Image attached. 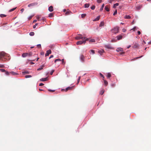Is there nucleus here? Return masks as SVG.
Listing matches in <instances>:
<instances>
[{"label": "nucleus", "instance_id": "29", "mask_svg": "<svg viewBox=\"0 0 151 151\" xmlns=\"http://www.w3.org/2000/svg\"><path fill=\"white\" fill-rule=\"evenodd\" d=\"M57 61H59L60 62L61 61V60L59 58H58V59H56L55 60V63H56V62H57Z\"/></svg>", "mask_w": 151, "mask_h": 151}, {"label": "nucleus", "instance_id": "33", "mask_svg": "<svg viewBox=\"0 0 151 151\" xmlns=\"http://www.w3.org/2000/svg\"><path fill=\"white\" fill-rule=\"evenodd\" d=\"M142 57H143V56L142 55V56H140L139 57H136V58H134L133 59V60H136L137 59H139V58H141Z\"/></svg>", "mask_w": 151, "mask_h": 151}, {"label": "nucleus", "instance_id": "55", "mask_svg": "<svg viewBox=\"0 0 151 151\" xmlns=\"http://www.w3.org/2000/svg\"><path fill=\"white\" fill-rule=\"evenodd\" d=\"M91 52L93 54H94L95 53V51L94 50H91Z\"/></svg>", "mask_w": 151, "mask_h": 151}, {"label": "nucleus", "instance_id": "49", "mask_svg": "<svg viewBox=\"0 0 151 151\" xmlns=\"http://www.w3.org/2000/svg\"><path fill=\"white\" fill-rule=\"evenodd\" d=\"M117 10L116 9L115 11L114 12V13L113 14V15H115L116 14H117Z\"/></svg>", "mask_w": 151, "mask_h": 151}, {"label": "nucleus", "instance_id": "37", "mask_svg": "<svg viewBox=\"0 0 151 151\" xmlns=\"http://www.w3.org/2000/svg\"><path fill=\"white\" fill-rule=\"evenodd\" d=\"M99 75L100 76L103 78V80H104V76L101 73H100Z\"/></svg>", "mask_w": 151, "mask_h": 151}, {"label": "nucleus", "instance_id": "18", "mask_svg": "<svg viewBox=\"0 0 151 151\" xmlns=\"http://www.w3.org/2000/svg\"><path fill=\"white\" fill-rule=\"evenodd\" d=\"M122 35H119L117 36V38L118 40H119L122 39Z\"/></svg>", "mask_w": 151, "mask_h": 151}, {"label": "nucleus", "instance_id": "4", "mask_svg": "<svg viewBox=\"0 0 151 151\" xmlns=\"http://www.w3.org/2000/svg\"><path fill=\"white\" fill-rule=\"evenodd\" d=\"M142 7V6L141 5H139L137 6H135V10L136 11L139 10Z\"/></svg>", "mask_w": 151, "mask_h": 151}, {"label": "nucleus", "instance_id": "63", "mask_svg": "<svg viewBox=\"0 0 151 151\" xmlns=\"http://www.w3.org/2000/svg\"><path fill=\"white\" fill-rule=\"evenodd\" d=\"M53 55H51L50 57H49V58L50 59L51 58H53Z\"/></svg>", "mask_w": 151, "mask_h": 151}, {"label": "nucleus", "instance_id": "10", "mask_svg": "<svg viewBox=\"0 0 151 151\" xmlns=\"http://www.w3.org/2000/svg\"><path fill=\"white\" fill-rule=\"evenodd\" d=\"M139 47V45L137 43H135L134 45L132 47L134 48H137Z\"/></svg>", "mask_w": 151, "mask_h": 151}, {"label": "nucleus", "instance_id": "2", "mask_svg": "<svg viewBox=\"0 0 151 151\" xmlns=\"http://www.w3.org/2000/svg\"><path fill=\"white\" fill-rule=\"evenodd\" d=\"M82 40H83V41L80 40L77 42L76 43L77 45H81L83 43L84 44L86 41H88L89 40V39L88 38H86L85 37H84L83 39Z\"/></svg>", "mask_w": 151, "mask_h": 151}, {"label": "nucleus", "instance_id": "19", "mask_svg": "<svg viewBox=\"0 0 151 151\" xmlns=\"http://www.w3.org/2000/svg\"><path fill=\"white\" fill-rule=\"evenodd\" d=\"M104 25V22H101L100 25H99V27H102V26H103Z\"/></svg>", "mask_w": 151, "mask_h": 151}, {"label": "nucleus", "instance_id": "25", "mask_svg": "<svg viewBox=\"0 0 151 151\" xmlns=\"http://www.w3.org/2000/svg\"><path fill=\"white\" fill-rule=\"evenodd\" d=\"M104 92V89L102 90L100 92V94L101 95H102L103 94Z\"/></svg>", "mask_w": 151, "mask_h": 151}, {"label": "nucleus", "instance_id": "24", "mask_svg": "<svg viewBox=\"0 0 151 151\" xmlns=\"http://www.w3.org/2000/svg\"><path fill=\"white\" fill-rule=\"evenodd\" d=\"M47 78H42L40 79V81H46L47 80Z\"/></svg>", "mask_w": 151, "mask_h": 151}, {"label": "nucleus", "instance_id": "1", "mask_svg": "<svg viewBox=\"0 0 151 151\" xmlns=\"http://www.w3.org/2000/svg\"><path fill=\"white\" fill-rule=\"evenodd\" d=\"M9 55L6 53L2 51L0 52V60L2 61H4L7 60V57H9Z\"/></svg>", "mask_w": 151, "mask_h": 151}, {"label": "nucleus", "instance_id": "13", "mask_svg": "<svg viewBox=\"0 0 151 151\" xmlns=\"http://www.w3.org/2000/svg\"><path fill=\"white\" fill-rule=\"evenodd\" d=\"M28 55V53H24L22 55V56L23 58H25Z\"/></svg>", "mask_w": 151, "mask_h": 151}, {"label": "nucleus", "instance_id": "36", "mask_svg": "<svg viewBox=\"0 0 151 151\" xmlns=\"http://www.w3.org/2000/svg\"><path fill=\"white\" fill-rule=\"evenodd\" d=\"M53 16V13H50L49 15V17H52Z\"/></svg>", "mask_w": 151, "mask_h": 151}, {"label": "nucleus", "instance_id": "30", "mask_svg": "<svg viewBox=\"0 0 151 151\" xmlns=\"http://www.w3.org/2000/svg\"><path fill=\"white\" fill-rule=\"evenodd\" d=\"M17 8V7H15V8H13V9H10V10H9V12H12L13 11H14V10Z\"/></svg>", "mask_w": 151, "mask_h": 151}, {"label": "nucleus", "instance_id": "59", "mask_svg": "<svg viewBox=\"0 0 151 151\" xmlns=\"http://www.w3.org/2000/svg\"><path fill=\"white\" fill-rule=\"evenodd\" d=\"M24 9L22 8L21 9L20 11H21L22 12V13L24 11Z\"/></svg>", "mask_w": 151, "mask_h": 151}, {"label": "nucleus", "instance_id": "16", "mask_svg": "<svg viewBox=\"0 0 151 151\" xmlns=\"http://www.w3.org/2000/svg\"><path fill=\"white\" fill-rule=\"evenodd\" d=\"M104 51L103 50H101L98 51L99 53L101 55L102 53H104Z\"/></svg>", "mask_w": 151, "mask_h": 151}, {"label": "nucleus", "instance_id": "31", "mask_svg": "<svg viewBox=\"0 0 151 151\" xmlns=\"http://www.w3.org/2000/svg\"><path fill=\"white\" fill-rule=\"evenodd\" d=\"M89 6V4H86L84 5V7L85 8H88Z\"/></svg>", "mask_w": 151, "mask_h": 151}, {"label": "nucleus", "instance_id": "21", "mask_svg": "<svg viewBox=\"0 0 151 151\" xmlns=\"http://www.w3.org/2000/svg\"><path fill=\"white\" fill-rule=\"evenodd\" d=\"M124 18L125 19H129L131 18V17L129 15H126L124 17Z\"/></svg>", "mask_w": 151, "mask_h": 151}, {"label": "nucleus", "instance_id": "6", "mask_svg": "<svg viewBox=\"0 0 151 151\" xmlns=\"http://www.w3.org/2000/svg\"><path fill=\"white\" fill-rule=\"evenodd\" d=\"M37 4V2L33 3H31L29 4L28 5V7H30L31 6H35Z\"/></svg>", "mask_w": 151, "mask_h": 151}, {"label": "nucleus", "instance_id": "26", "mask_svg": "<svg viewBox=\"0 0 151 151\" xmlns=\"http://www.w3.org/2000/svg\"><path fill=\"white\" fill-rule=\"evenodd\" d=\"M10 73L11 74H12V75H16L17 74V73L14 72H10Z\"/></svg>", "mask_w": 151, "mask_h": 151}, {"label": "nucleus", "instance_id": "56", "mask_svg": "<svg viewBox=\"0 0 151 151\" xmlns=\"http://www.w3.org/2000/svg\"><path fill=\"white\" fill-rule=\"evenodd\" d=\"M28 55H29V56H30L32 55V54L31 52H29L28 53Z\"/></svg>", "mask_w": 151, "mask_h": 151}, {"label": "nucleus", "instance_id": "46", "mask_svg": "<svg viewBox=\"0 0 151 151\" xmlns=\"http://www.w3.org/2000/svg\"><path fill=\"white\" fill-rule=\"evenodd\" d=\"M95 6L94 5H93L91 7V9L92 10H94L95 9Z\"/></svg>", "mask_w": 151, "mask_h": 151}, {"label": "nucleus", "instance_id": "51", "mask_svg": "<svg viewBox=\"0 0 151 151\" xmlns=\"http://www.w3.org/2000/svg\"><path fill=\"white\" fill-rule=\"evenodd\" d=\"M4 66L3 64H0V68H4Z\"/></svg>", "mask_w": 151, "mask_h": 151}, {"label": "nucleus", "instance_id": "28", "mask_svg": "<svg viewBox=\"0 0 151 151\" xmlns=\"http://www.w3.org/2000/svg\"><path fill=\"white\" fill-rule=\"evenodd\" d=\"M119 5V4L118 3H116L115 4H114V6H113V7L114 8H115L116 7V6H118Z\"/></svg>", "mask_w": 151, "mask_h": 151}, {"label": "nucleus", "instance_id": "14", "mask_svg": "<svg viewBox=\"0 0 151 151\" xmlns=\"http://www.w3.org/2000/svg\"><path fill=\"white\" fill-rule=\"evenodd\" d=\"M105 47L108 49H112V47L109 45H106L105 46Z\"/></svg>", "mask_w": 151, "mask_h": 151}, {"label": "nucleus", "instance_id": "48", "mask_svg": "<svg viewBox=\"0 0 151 151\" xmlns=\"http://www.w3.org/2000/svg\"><path fill=\"white\" fill-rule=\"evenodd\" d=\"M114 0H108V2L110 3H111L112 2L114 1Z\"/></svg>", "mask_w": 151, "mask_h": 151}, {"label": "nucleus", "instance_id": "39", "mask_svg": "<svg viewBox=\"0 0 151 151\" xmlns=\"http://www.w3.org/2000/svg\"><path fill=\"white\" fill-rule=\"evenodd\" d=\"M89 42H95V40L93 39H91L89 40Z\"/></svg>", "mask_w": 151, "mask_h": 151}, {"label": "nucleus", "instance_id": "52", "mask_svg": "<svg viewBox=\"0 0 151 151\" xmlns=\"http://www.w3.org/2000/svg\"><path fill=\"white\" fill-rule=\"evenodd\" d=\"M61 61H62V64H65V63L64 62V59H62L61 60Z\"/></svg>", "mask_w": 151, "mask_h": 151}, {"label": "nucleus", "instance_id": "22", "mask_svg": "<svg viewBox=\"0 0 151 151\" xmlns=\"http://www.w3.org/2000/svg\"><path fill=\"white\" fill-rule=\"evenodd\" d=\"M105 9L107 12H109V8L107 6H105Z\"/></svg>", "mask_w": 151, "mask_h": 151}, {"label": "nucleus", "instance_id": "38", "mask_svg": "<svg viewBox=\"0 0 151 151\" xmlns=\"http://www.w3.org/2000/svg\"><path fill=\"white\" fill-rule=\"evenodd\" d=\"M45 19H46L45 17H43L41 19H40V21H44L45 20Z\"/></svg>", "mask_w": 151, "mask_h": 151}, {"label": "nucleus", "instance_id": "23", "mask_svg": "<svg viewBox=\"0 0 151 151\" xmlns=\"http://www.w3.org/2000/svg\"><path fill=\"white\" fill-rule=\"evenodd\" d=\"M103 81H104V83L105 85L106 86H107L108 84V82L106 80H105L104 79Z\"/></svg>", "mask_w": 151, "mask_h": 151}, {"label": "nucleus", "instance_id": "45", "mask_svg": "<svg viewBox=\"0 0 151 151\" xmlns=\"http://www.w3.org/2000/svg\"><path fill=\"white\" fill-rule=\"evenodd\" d=\"M111 86L112 87H114L115 86V84L114 83H111Z\"/></svg>", "mask_w": 151, "mask_h": 151}, {"label": "nucleus", "instance_id": "62", "mask_svg": "<svg viewBox=\"0 0 151 151\" xmlns=\"http://www.w3.org/2000/svg\"><path fill=\"white\" fill-rule=\"evenodd\" d=\"M126 30L124 29H122V31L123 32H126Z\"/></svg>", "mask_w": 151, "mask_h": 151}, {"label": "nucleus", "instance_id": "27", "mask_svg": "<svg viewBox=\"0 0 151 151\" xmlns=\"http://www.w3.org/2000/svg\"><path fill=\"white\" fill-rule=\"evenodd\" d=\"M22 73L23 74L25 75L26 74H28L29 73L28 71H24V72H22Z\"/></svg>", "mask_w": 151, "mask_h": 151}, {"label": "nucleus", "instance_id": "32", "mask_svg": "<svg viewBox=\"0 0 151 151\" xmlns=\"http://www.w3.org/2000/svg\"><path fill=\"white\" fill-rule=\"evenodd\" d=\"M0 16L1 17H6V15L4 14H1L0 15Z\"/></svg>", "mask_w": 151, "mask_h": 151}, {"label": "nucleus", "instance_id": "42", "mask_svg": "<svg viewBox=\"0 0 151 151\" xmlns=\"http://www.w3.org/2000/svg\"><path fill=\"white\" fill-rule=\"evenodd\" d=\"M104 4H103L102 5V6H101V8H100V11H102V10H103V8H104Z\"/></svg>", "mask_w": 151, "mask_h": 151}, {"label": "nucleus", "instance_id": "35", "mask_svg": "<svg viewBox=\"0 0 151 151\" xmlns=\"http://www.w3.org/2000/svg\"><path fill=\"white\" fill-rule=\"evenodd\" d=\"M73 88V86L71 87H67V88L68 89V90H71Z\"/></svg>", "mask_w": 151, "mask_h": 151}, {"label": "nucleus", "instance_id": "64", "mask_svg": "<svg viewBox=\"0 0 151 151\" xmlns=\"http://www.w3.org/2000/svg\"><path fill=\"white\" fill-rule=\"evenodd\" d=\"M137 33H138V35H139L141 34V32L139 31H138Z\"/></svg>", "mask_w": 151, "mask_h": 151}, {"label": "nucleus", "instance_id": "8", "mask_svg": "<svg viewBox=\"0 0 151 151\" xmlns=\"http://www.w3.org/2000/svg\"><path fill=\"white\" fill-rule=\"evenodd\" d=\"M51 51L50 50H49L46 51V53L45 54V56H48L49 55L51 54Z\"/></svg>", "mask_w": 151, "mask_h": 151}, {"label": "nucleus", "instance_id": "41", "mask_svg": "<svg viewBox=\"0 0 151 151\" xmlns=\"http://www.w3.org/2000/svg\"><path fill=\"white\" fill-rule=\"evenodd\" d=\"M34 34L35 33L33 32H31L29 33V35L31 36L34 35Z\"/></svg>", "mask_w": 151, "mask_h": 151}, {"label": "nucleus", "instance_id": "3", "mask_svg": "<svg viewBox=\"0 0 151 151\" xmlns=\"http://www.w3.org/2000/svg\"><path fill=\"white\" fill-rule=\"evenodd\" d=\"M111 31L113 33H116L119 31V27H115L111 30Z\"/></svg>", "mask_w": 151, "mask_h": 151}, {"label": "nucleus", "instance_id": "7", "mask_svg": "<svg viewBox=\"0 0 151 151\" xmlns=\"http://www.w3.org/2000/svg\"><path fill=\"white\" fill-rule=\"evenodd\" d=\"M80 59L81 62H84L85 57L83 55H81L80 57Z\"/></svg>", "mask_w": 151, "mask_h": 151}, {"label": "nucleus", "instance_id": "9", "mask_svg": "<svg viewBox=\"0 0 151 151\" xmlns=\"http://www.w3.org/2000/svg\"><path fill=\"white\" fill-rule=\"evenodd\" d=\"M116 50V51L118 52H123V49L121 47H119Z\"/></svg>", "mask_w": 151, "mask_h": 151}, {"label": "nucleus", "instance_id": "20", "mask_svg": "<svg viewBox=\"0 0 151 151\" xmlns=\"http://www.w3.org/2000/svg\"><path fill=\"white\" fill-rule=\"evenodd\" d=\"M111 76V74L110 73H108L107 74L106 76L107 78H109Z\"/></svg>", "mask_w": 151, "mask_h": 151}, {"label": "nucleus", "instance_id": "61", "mask_svg": "<svg viewBox=\"0 0 151 151\" xmlns=\"http://www.w3.org/2000/svg\"><path fill=\"white\" fill-rule=\"evenodd\" d=\"M44 85V84H43V83H41L40 84L39 86H43Z\"/></svg>", "mask_w": 151, "mask_h": 151}, {"label": "nucleus", "instance_id": "57", "mask_svg": "<svg viewBox=\"0 0 151 151\" xmlns=\"http://www.w3.org/2000/svg\"><path fill=\"white\" fill-rule=\"evenodd\" d=\"M37 46L38 47H40V48L41 47V45L40 44H38V45H37Z\"/></svg>", "mask_w": 151, "mask_h": 151}, {"label": "nucleus", "instance_id": "11", "mask_svg": "<svg viewBox=\"0 0 151 151\" xmlns=\"http://www.w3.org/2000/svg\"><path fill=\"white\" fill-rule=\"evenodd\" d=\"M48 10L50 12H52L53 11V7L52 6H50L48 8Z\"/></svg>", "mask_w": 151, "mask_h": 151}, {"label": "nucleus", "instance_id": "47", "mask_svg": "<svg viewBox=\"0 0 151 151\" xmlns=\"http://www.w3.org/2000/svg\"><path fill=\"white\" fill-rule=\"evenodd\" d=\"M54 70H52L51 71V72H50V74L51 75H52V74H53V73L54 72Z\"/></svg>", "mask_w": 151, "mask_h": 151}, {"label": "nucleus", "instance_id": "50", "mask_svg": "<svg viewBox=\"0 0 151 151\" xmlns=\"http://www.w3.org/2000/svg\"><path fill=\"white\" fill-rule=\"evenodd\" d=\"M137 29V27H134L133 29H132L131 30H133V31H135V30L136 29Z\"/></svg>", "mask_w": 151, "mask_h": 151}, {"label": "nucleus", "instance_id": "40", "mask_svg": "<svg viewBox=\"0 0 151 151\" xmlns=\"http://www.w3.org/2000/svg\"><path fill=\"white\" fill-rule=\"evenodd\" d=\"M31 77H32V76L31 75H26L25 76V78H31Z\"/></svg>", "mask_w": 151, "mask_h": 151}, {"label": "nucleus", "instance_id": "54", "mask_svg": "<svg viewBox=\"0 0 151 151\" xmlns=\"http://www.w3.org/2000/svg\"><path fill=\"white\" fill-rule=\"evenodd\" d=\"M102 1V0H97V2L98 3H100Z\"/></svg>", "mask_w": 151, "mask_h": 151}, {"label": "nucleus", "instance_id": "12", "mask_svg": "<svg viewBox=\"0 0 151 151\" xmlns=\"http://www.w3.org/2000/svg\"><path fill=\"white\" fill-rule=\"evenodd\" d=\"M72 13V12L70 11L68 9L67 11L66 12L65 14L66 15H68Z\"/></svg>", "mask_w": 151, "mask_h": 151}, {"label": "nucleus", "instance_id": "43", "mask_svg": "<svg viewBox=\"0 0 151 151\" xmlns=\"http://www.w3.org/2000/svg\"><path fill=\"white\" fill-rule=\"evenodd\" d=\"M5 73L7 75H10V72H9L8 71H6L5 72Z\"/></svg>", "mask_w": 151, "mask_h": 151}, {"label": "nucleus", "instance_id": "53", "mask_svg": "<svg viewBox=\"0 0 151 151\" xmlns=\"http://www.w3.org/2000/svg\"><path fill=\"white\" fill-rule=\"evenodd\" d=\"M48 91H50V92H53L54 91H55V90H50V89H48Z\"/></svg>", "mask_w": 151, "mask_h": 151}, {"label": "nucleus", "instance_id": "34", "mask_svg": "<svg viewBox=\"0 0 151 151\" xmlns=\"http://www.w3.org/2000/svg\"><path fill=\"white\" fill-rule=\"evenodd\" d=\"M86 14H82L81 15V17L82 18H83L86 17Z\"/></svg>", "mask_w": 151, "mask_h": 151}, {"label": "nucleus", "instance_id": "17", "mask_svg": "<svg viewBox=\"0 0 151 151\" xmlns=\"http://www.w3.org/2000/svg\"><path fill=\"white\" fill-rule=\"evenodd\" d=\"M100 16H98L94 20H93V21H95L99 20L100 18Z\"/></svg>", "mask_w": 151, "mask_h": 151}, {"label": "nucleus", "instance_id": "60", "mask_svg": "<svg viewBox=\"0 0 151 151\" xmlns=\"http://www.w3.org/2000/svg\"><path fill=\"white\" fill-rule=\"evenodd\" d=\"M120 52V55H122V54H123L124 53V52Z\"/></svg>", "mask_w": 151, "mask_h": 151}, {"label": "nucleus", "instance_id": "15", "mask_svg": "<svg viewBox=\"0 0 151 151\" xmlns=\"http://www.w3.org/2000/svg\"><path fill=\"white\" fill-rule=\"evenodd\" d=\"M45 67V65H43L40 66V67L37 69V70H41L42 69L43 67Z\"/></svg>", "mask_w": 151, "mask_h": 151}, {"label": "nucleus", "instance_id": "5", "mask_svg": "<svg viewBox=\"0 0 151 151\" xmlns=\"http://www.w3.org/2000/svg\"><path fill=\"white\" fill-rule=\"evenodd\" d=\"M84 37L82 36V35H80L79 36H77L75 37V39L76 40H80V39H83Z\"/></svg>", "mask_w": 151, "mask_h": 151}, {"label": "nucleus", "instance_id": "44", "mask_svg": "<svg viewBox=\"0 0 151 151\" xmlns=\"http://www.w3.org/2000/svg\"><path fill=\"white\" fill-rule=\"evenodd\" d=\"M0 70L2 72H5L6 71V70H5L4 69H0Z\"/></svg>", "mask_w": 151, "mask_h": 151}, {"label": "nucleus", "instance_id": "58", "mask_svg": "<svg viewBox=\"0 0 151 151\" xmlns=\"http://www.w3.org/2000/svg\"><path fill=\"white\" fill-rule=\"evenodd\" d=\"M37 20H38V21H40V17H39V16H37Z\"/></svg>", "mask_w": 151, "mask_h": 151}]
</instances>
